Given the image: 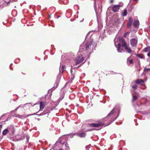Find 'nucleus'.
<instances>
[{
  "label": "nucleus",
  "instance_id": "f257e3e1",
  "mask_svg": "<svg viewBox=\"0 0 150 150\" xmlns=\"http://www.w3.org/2000/svg\"><path fill=\"white\" fill-rule=\"evenodd\" d=\"M93 42L92 39H90L86 43L84 44H82L80 47V51H81L82 50H89L91 49V47L92 45H93Z\"/></svg>",
  "mask_w": 150,
  "mask_h": 150
},
{
  "label": "nucleus",
  "instance_id": "f03ea898",
  "mask_svg": "<svg viewBox=\"0 0 150 150\" xmlns=\"http://www.w3.org/2000/svg\"><path fill=\"white\" fill-rule=\"evenodd\" d=\"M119 43L118 44V47L117 49V51L118 52H121L120 50H123V47H125L127 45L124 39L122 38H118Z\"/></svg>",
  "mask_w": 150,
  "mask_h": 150
},
{
  "label": "nucleus",
  "instance_id": "7ed1b4c3",
  "mask_svg": "<svg viewBox=\"0 0 150 150\" xmlns=\"http://www.w3.org/2000/svg\"><path fill=\"white\" fill-rule=\"evenodd\" d=\"M103 124L101 122L99 121L97 124H96V123L89 124V125L90 127H99L100 126Z\"/></svg>",
  "mask_w": 150,
  "mask_h": 150
},
{
  "label": "nucleus",
  "instance_id": "20e7f679",
  "mask_svg": "<svg viewBox=\"0 0 150 150\" xmlns=\"http://www.w3.org/2000/svg\"><path fill=\"white\" fill-rule=\"evenodd\" d=\"M120 112V107L119 105H116L110 112Z\"/></svg>",
  "mask_w": 150,
  "mask_h": 150
},
{
  "label": "nucleus",
  "instance_id": "39448f33",
  "mask_svg": "<svg viewBox=\"0 0 150 150\" xmlns=\"http://www.w3.org/2000/svg\"><path fill=\"white\" fill-rule=\"evenodd\" d=\"M130 42L131 45L133 47H135L137 44V39L136 38L132 39L130 40Z\"/></svg>",
  "mask_w": 150,
  "mask_h": 150
},
{
  "label": "nucleus",
  "instance_id": "423d86ee",
  "mask_svg": "<svg viewBox=\"0 0 150 150\" xmlns=\"http://www.w3.org/2000/svg\"><path fill=\"white\" fill-rule=\"evenodd\" d=\"M84 60V58L83 57H81L80 56L78 57L76 59V65L79 64L82 62Z\"/></svg>",
  "mask_w": 150,
  "mask_h": 150
},
{
  "label": "nucleus",
  "instance_id": "0eeeda50",
  "mask_svg": "<svg viewBox=\"0 0 150 150\" xmlns=\"http://www.w3.org/2000/svg\"><path fill=\"white\" fill-rule=\"evenodd\" d=\"M76 134L80 138H83L86 137V133L85 132L83 131L80 133H76Z\"/></svg>",
  "mask_w": 150,
  "mask_h": 150
},
{
  "label": "nucleus",
  "instance_id": "6e6552de",
  "mask_svg": "<svg viewBox=\"0 0 150 150\" xmlns=\"http://www.w3.org/2000/svg\"><path fill=\"white\" fill-rule=\"evenodd\" d=\"M128 22L127 24V26L128 28H131V26L132 25L133 22V19L132 18L130 17L129 18Z\"/></svg>",
  "mask_w": 150,
  "mask_h": 150
},
{
  "label": "nucleus",
  "instance_id": "1a4fd4ad",
  "mask_svg": "<svg viewBox=\"0 0 150 150\" xmlns=\"http://www.w3.org/2000/svg\"><path fill=\"white\" fill-rule=\"evenodd\" d=\"M120 5H115L112 8V11L114 12H117L120 9Z\"/></svg>",
  "mask_w": 150,
  "mask_h": 150
},
{
  "label": "nucleus",
  "instance_id": "9d476101",
  "mask_svg": "<svg viewBox=\"0 0 150 150\" xmlns=\"http://www.w3.org/2000/svg\"><path fill=\"white\" fill-rule=\"evenodd\" d=\"M135 83L142 85H143L144 83V81L142 79H137L135 81Z\"/></svg>",
  "mask_w": 150,
  "mask_h": 150
},
{
  "label": "nucleus",
  "instance_id": "9b49d317",
  "mask_svg": "<svg viewBox=\"0 0 150 150\" xmlns=\"http://www.w3.org/2000/svg\"><path fill=\"white\" fill-rule=\"evenodd\" d=\"M45 106V103L41 101L40 103L39 107L40 110H42Z\"/></svg>",
  "mask_w": 150,
  "mask_h": 150
},
{
  "label": "nucleus",
  "instance_id": "f8f14e48",
  "mask_svg": "<svg viewBox=\"0 0 150 150\" xmlns=\"http://www.w3.org/2000/svg\"><path fill=\"white\" fill-rule=\"evenodd\" d=\"M139 22L138 20H136L134 21L133 25L135 28H137L139 26Z\"/></svg>",
  "mask_w": 150,
  "mask_h": 150
},
{
  "label": "nucleus",
  "instance_id": "ddd939ff",
  "mask_svg": "<svg viewBox=\"0 0 150 150\" xmlns=\"http://www.w3.org/2000/svg\"><path fill=\"white\" fill-rule=\"evenodd\" d=\"M120 18H117L114 21V24L116 26H118L120 23Z\"/></svg>",
  "mask_w": 150,
  "mask_h": 150
},
{
  "label": "nucleus",
  "instance_id": "4468645a",
  "mask_svg": "<svg viewBox=\"0 0 150 150\" xmlns=\"http://www.w3.org/2000/svg\"><path fill=\"white\" fill-rule=\"evenodd\" d=\"M124 47H125V49L127 50V52L128 53H131V52H134V51L132 50L130 48L128 47L127 46V45Z\"/></svg>",
  "mask_w": 150,
  "mask_h": 150
},
{
  "label": "nucleus",
  "instance_id": "2eb2a0df",
  "mask_svg": "<svg viewBox=\"0 0 150 150\" xmlns=\"http://www.w3.org/2000/svg\"><path fill=\"white\" fill-rule=\"evenodd\" d=\"M66 68V67L65 65H63L61 68H60L59 69L60 72H62V73H63L64 71L65 70Z\"/></svg>",
  "mask_w": 150,
  "mask_h": 150
},
{
  "label": "nucleus",
  "instance_id": "dca6fc26",
  "mask_svg": "<svg viewBox=\"0 0 150 150\" xmlns=\"http://www.w3.org/2000/svg\"><path fill=\"white\" fill-rule=\"evenodd\" d=\"M15 116L16 117L21 118H26L27 117V116L25 115H19L18 114L15 115Z\"/></svg>",
  "mask_w": 150,
  "mask_h": 150
},
{
  "label": "nucleus",
  "instance_id": "f3484780",
  "mask_svg": "<svg viewBox=\"0 0 150 150\" xmlns=\"http://www.w3.org/2000/svg\"><path fill=\"white\" fill-rule=\"evenodd\" d=\"M49 111L50 112L51 111H52L53 112H58V110L57 109H56V107H54L53 108L51 107L49 108Z\"/></svg>",
  "mask_w": 150,
  "mask_h": 150
},
{
  "label": "nucleus",
  "instance_id": "a211bd4d",
  "mask_svg": "<svg viewBox=\"0 0 150 150\" xmlns=\"http://www.w3.org/2000/svg\"><path fill=\"white\" fill-rule=\"evenodd\" d=\"M59 82L57 81L54 85V87L52 88V89H56L58 86Z\"/></svg>",
  "mask_w": 150,
  "mask_h": 150
},
{
  "label": "nucleus",
  "instance_id": "6ab92c4d",
  "mask_svg": "<svg viewBox=\"0 0 150 150\" xmlns=\"http://www.w3.org/2000/svg\"><path fill=\"white\" fill-rule=\"evenodd\" d=\"M23 106H22L21 105H20L18 107H17V108H16L15 110H14V111H16L18 109H20V110H21L22 109H23Z\"/></svg>",
  "mask_w": 150,
  "mask_h": 150
},
{
  "label": "nucleus",
  "instance_id": "aec40b11",
  "mask_svg": "<svg viewBox=\"0 0 150 150\" xmlns=\"http://www.w3.org/2000/svg\"><path fill=\"white\" fill-rule=\"evenodd\" d=\"M8 132V130L7 129H5L3 132L2 133L4 135H6Z\"/></svg>",
  "mask_w": 150,
  "mask_h": 150
},
{
  "label": "nucleus",
  "instance_id": "412c9836",
  "mask_svg": "<svg viewBox=\"0 0 150 150\" xmlns=\"http://www.w3.org/2000/svg\"><path fill=\"white\" fill-rule=\"evenodd\" d=\"M129 62L130 64H133V61L132 59H130L129 57H128L127 58V62Z\"/></svg>",
  "mask_w": 150,
  "mask_h": 150
},
{
  "label": "nucleus",
  "instance_id": "4be33fe9",
  "mask_svg": "<svg viewBox=\"0 0 150 150\" xmlns=\"http://www.w3.org/2000/svg\"><path fill=\"white\" fill-rule=\"evenodd\" d=\"M127 14V10L126 9H125L124 10V12L123 13V16H126Z\"/></svg>",
  "mask_w": 150,
  "mask_h": 150
},
{
  "label": "nucleus",
  "instance_id": "5701e85b",
  "mask_svg": "<svg viewBox=\"0 0 150 150\" xmlns=\"http://www.w3.org/2000/svg\"><path fill=\"white\" fill-rule=\"evenodd\" d=\"M72 69H71V75H72L71 76V79H72L73 80L74 79V74H73L72 73Z\"/></svg>",
  "mask_w": 150,
  "mask_h": 150
},
{
  "label": "nucleus",
  "instance_id": "b1692460",
  "mask_svg": "<svg viewBox=\"0 0 150 150\" xmlns=\"http://www.w3.org/2000/svg\"><path fill=\"white\" fill-rule=\"evenodd\" d=\"M136 55L141 59L143 58V56L139 54H136Z\"/></svg>",
  "mask_w": 150,
  "mask_h": 150
},
{
  "label": "nucleus",
  "instance_id": "393cba45",
  "mask_svg": "<svg viewBox=\"0 0 150 150\" xmlns=\"http://www.w3.org/2000/svg\"><path fill=\"white\" fill-rule=\"evenodd\" d=\"M132 88L134 90H135L137 88V85L136 84H135L132 86Z\"/></svg>",
  "mask_w": 150,
  "mask_h": 150
},
{
  "label": "nucleus",
  "instance_id": "a878e982",
  "mask_svg": "<svg viewBox=\"0 0 150 150\" xmlns=\"http://www.w3.org/2000/svg\"><path fill=\"white\" fill-rule=\"evenodd\" d=\"M130 33V32H127L125 33L124 35V37L125 38H126L127 37V35L129 34Z\"/></svg>",
  "mask_w": 150,
  "mask_h": 150
},
{
  "label": "nucleus",
  "instance_id": "bb28decb",
  "mask_svg": "<svg viewBox=\"0 0 150 150\" xmlns=\"http://www.w3.org/2000/svg\"><path fill=\"white\" fill-rule=\"evenodd\" d=\"M137 97L135 96H133L132 101H134L137 99Z\"/></svg>",
  "mask_w": 150,
  "mask_h": 150
},
{
  "label": "nucleus",
  "instance_id": "cd10ccee",
  "mask_svg": "<svg viewBox=\"0 0 150 150\" xmlns=\"http://www.w3.org/2000/svg\"><path fill=\"white\" fill-rule=\"evenodd\" d=\"M149 47H146L144 49V52H147L149 51Z\"/></svg>",
  "mask_w": 150,
  "mask_h": 150
},
{
  "label": "nucleus",
  "instance_id": "c85d7f7f",
  "mask_svg": "<svg viewBox=\"0 0 150 150\" xmlns=\"http://www.w3.org/2000/svg\"><path fill=\"white\" fill-rule=\"evenodd\" d=\"M150 69V68H147L146 67H145L144 69V71H147L148 72V71Z\"/></svg>",
  "mask_w": 150,
  "mask_h": 150
},
{
  "label": "nucleus",
  "instance_id": "c756f323",
  "mask_svg": "<svg viewBox=\"0 0 150 150\" xmlns=\"http://www.w3.org/2000/svg\"><path fill=\"white\" fill-rule=\"evenodd\" d=\"M147 55L148 57H150V51L148 53Z\"/></svg>",
  "mask_w": 150,
  "mask_h": 150
},
{
  "label": "nucleus",
  "instance_id": "7c9ffc66",
  "mask_svg": "<svg viewBox=\"0 0 150 150\" xmlns=\"http://www.w3.org/2000/svg\"><path fill=\"white\" fill-rule=\"evenodd\" d=\"M75 68H77V67H74L73 68L72 66L71 67V69H72V70L73 69H75Z\"/></svg>",
  "mask_w": 150,
  "mask_h": 150
},
{
  "label": "nucleus",
  "instance_id": "2f4dec72",
  "mask_svg": "<svg viewBox=\"0 0 150 150\" xmlns=\"http://www.w3.org/2000/svg\"><path fill=\"white\" fill-rule=\"evenodd\" d=\"M82 65V64H80V65H79V66H78V67H77V68L78 69V68H79V67H80Z\"/></svg>",
  "mask_w": 150,
  "mask_h": 150
},
{
  "label": "nucleus",
  "instance_id": "473e14b6",
  "mask_svg": "<svg viewBox=\"0 0 150 150\" xmlns=\"http://www.w3.org/2000/svg\"><path fill=\"white\" fill-rule=\"evenodd\" d=\"M111 8V7L110 6L108 8V10H110V8Z\"/></svg>",
  "mask_w": 150,
  "mask_h": 150
},
{
  "label": "nucleus",
  "instance_id": "72a5a7b5",
  "mask_svg": "<svg viewBox=\"0 0 150 150\" xmlns=\"http://www.w3.org/2000/svg\"><path fill=\"white\" fill-rule=\"evenodd\" d=\"M113 113H109L108 114V115H111L112 114H113Z\"/></svg>",
  "mask_w": 150,
  "mask_h": 150
},
{
  "label": "nucleus",
  "instance_id": "f704fd0d",
  "mask_svg": "<svg viewBox=\"0 0 150 150\" xmlns=\"http://www.w3.org/2000/svg\"><path fill=\"white\" fill-rule=\"evenodd\" d=\"M113 1V0H110V3H112Z\"/></svg>",
  "mask_w": 150,
  "mask_h": 150
},
{
  "label": "nucleus",
  "instance_id": "c9c22d12",
  "mask_svg": "<svg viewBox=\"0 0 150 150\" xmlns=\"http://www.w3.org/2000/svg\"><path fill=\"white\" fill-rule=\"evenodd\" d=\"M34 105H39V103H35Z\"/></svg>",
  "mask_w": 150,
  "mask_h": 150
},
{
  "label": "nucleus",
  "instance_id": "e433bc0d",
  "mask_svg": "<svg viewBox=\"0 0 150 150\" xmlns=\"http://www.w3.org/2000/svg\"><path fill=\"white\" fill-rule=\"evenodd\" d=\"M35 113H33V114H31V115H35Z\"/></svg>",
  "mask_w": 150,
  "mask_h": 150
},
{
  "label": "nucleus",
  "instance_id": "4c0bfd02",
  "mask_svg": "<svg viewBox=\"0 0 150 150\" xmlns=\"http://www.w3.org/2000/svg\"><path fill=\"white\" fill-rule=\"evenodd\" d=\"M2 125H0V128H2Z\"/></svg>",
  "mask_w": 150,
  "mask_h": 150
},
{
  "label": "nucleus",
  "instance_id": "58836bf2",
  "mask_svg": "<svg viewBox=\"0 0 150 150\" xmlns=\"http://www.w3.org/2000/svg\"><path fill=\"white\" fill-rule=\"evenodd\" d=\"M65 104L66 105H67V103H65Z\"/></svg>",
  "mask_w": 150,
  "mask_h": 150
},
{
  "label": "nucleus",
  "instance_id": "ea45409f",
  "mask_svg": "<svg viewBox=\"0 0 150 150\" xmlns=\"http://www.w3.org/2000/svg\"><path fill=\"white\" fill-rule=\"evenodd\" d=\"M133 0L134 1H137L138 0Z\"/></svg>",
  "mask_w": 150,
  "mask_h": 150
},
{
  "label": "nucleus",
  "instance_id": "a19ab883",
  "mask_svg": "<svg viewBox=\"0 0 150 150\" xmlns=\"http://www.w3.org/2000/svg\"><path fill=\"white\" fill-rule=\"evenodd\" d=\"M10 1L8 2L7 3V4H8L10 3Z\"/></svg>",
  "mask_w": 150,
  "mask_h": 150
},
{
  "label": "nucleus",
  "instance_id": "79ce46f5",
  "mask_svg": "<svg viewBox=\"0 0 150 150\" xmlns=\"http://www.w3.org/2000/svg\"><path fill=\"white\" fill-rule=\"evenodd\" d=\"M134 52H131V53H132V54H134Z\"/></svg>",
  "mask_w": 150,
  "mask_h": 150
},
{
  "label": "nucleus",
  "instance_id": "37998d69",
  "mask_svg": "<svg viewBox=\"0 0 150 150\" xmlns=\"http://www.w3.org/2000/svg\"><path fill=\"white\" fill-rule=\"evenodd\" d=\"M88 34L86 35V38H87V37L88 36Z\"/></svg>",
  "mask_w": 150,
  "mask_h": 150
},
{
  "label": "nucleus",
  "instance_id": "c03bdc74",
  "mask_svg": "<svg viewBox=\"0 0 150 150\" xmlns=\"http://www.w3.org/2000/svg\"><path fill=\"white\" fill-rule=\"evenodd\" d=\"M60 17L59 16H58L57 17V18H58Z\"/></svg>",
  "mask_w": 150,
  "mask_h": 150
},
{
  "label": "nucleus",
  "instance_id": "a18cd8bd",
  "mask_svg": "<svg viewBox=\"0 0 150 150\" xmlns=\"http://www.w3.org/2000/svg\"><path fill=\"white\" fill-rule=\"evenodd\" d=\"M94 8H95V11H96V7H95V6H94Z\"/></svg>",
  "mask_w": 150,
  "mask_h": 150
},
{
  "label": "nucleus",
  "instance_id": "49530a36",
  "mask_svg": "<svg viewBox=\"0 0 150 150\" xmlns=\"http://www.w3.org/2000/svg\"><path fill=\"white\" fill-rule=\"evenodd\" d=\"M36 115H39V116H40V115H38V114H36Z\"/></svg>",
  "mask_w": 150,
  "mask_h": 150
},
{
  "label": "nucleus",
  "instance_id": "de8ad7c7",
  "mask_svg": "<svg viewBox=\"0 0 150 150\" xmlns=\"http://www.w3.org/2000/svg\"><path fill=\"white\" fill-rule=\"evenodd\" d=\"M59 150H63V149H60Z\"/></svg>",
  "mask_w": 150,
  "mask_h": 150
},
{
  "label": "nucleus",
  "instance_id": "09e8293b",
  "mask_svg": "<svg viewBox=\"0 0 150 150\" xmlns=\"http://www.w3.org/2000/svg\"><path fill=\"white\" fill-rule=\"evenodd\" d=\"M91 130H88L87 131H91Z\"/></svg>",
  "mask_w": 150,
  "mask_h": 150
},
{
  "label": "nucleus",
  "instance_id": "8fccbe9b",
  "mask_svg": "<svg viewBox=\"0 0 150 150\" xmlns=\"http://www.w3.org/2000/svg\"><path fill=\"white\" fill-rule=\"evenodd\" d=\"M67 113H66V116H67Z\"/></svg>",
  "mask_w": 150,
  "mask_h": 150
},
{
  "label": "nucleus",
  "instance_id": "3c124183",
  "mask_svg": "<svg viewBox=\"0 0 150 150\" xmlns=\"http://www.w3.org/2000/svg\"><path fill=\"white\" fill-rule=\"evenodd\" d=\"M149 47V49H150V47Z\"/></svg>",
  "mask_w": 150,
  "mask_h": 150
},
{
  "label": "nucleus",
  "instance_id": "603ef678",
  "mask_svg": "<svg viewBox=\"0 0 150 150\" xmlns=\"http://www.w3.org/2000/svg\"><path fill=\"white\" fill-rule=\"evenodd\" d=\"M85 61H86L85 62H84L82 64H83L84 62H85Z\"/></svg>",
  "mask_w": 150,
  "mask_h": 150
},
{
  "label": "nucleus",
  "instance_id": "864d4df0",
  "mask_svg": "<svg viewBox=\"0 0 150 150\" xmlns=\"http://www.w3.org/2000/svg\"><path fill=\"white\" fill-rule=\"evenodd\" d=\"M13 111H11V112H12Z\"/></svg>",
  "mask_w": 150,
  "mask_h": 150
},
{
  "label": "nucleus",
  "instance_id": "5fc2aeb1",
  "mask_svg": "<svg viewBox=\"0 0 150 150\" xmlns=\"http://www.w3.org/2000/svg\"><path fill=\"white\" fill-rule=\"evenodd\" d=\"M49 17H50V16H49Z\"/></svg>",
  "mask_w": 150,
  "mask_h": 150
},
{
  "label": "nucleus",
  "instance_id": "6e6d98bb",
  "mask_svg": "<svg viewBox=\"0 0 150 150\" xmlns=\"http://www.w3.org/2000/svg\"><path fill=\"white\" fill-rule=\"evenodd\" d=\"M38 112H39V111H38V112H37V113H38Z\"/></svg>",
  "mask_w": 150,
  "mask_h": 150
}]
</instances>
